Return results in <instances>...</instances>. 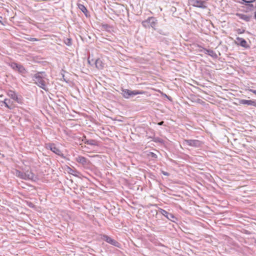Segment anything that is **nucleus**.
Wrapping results in <instances>:
<instances>
[{
  "label": "nucleus",
  "mask_w": 256,
  "mask_h": 256,
  "mask_svg": "<svg viewBox=\"0 0 256 256\" xmlns=\"http://www.w3.org/2000/svg\"><path fill=\"white\" fill-rule=\"evenodd\" d=\"M78 8L84 13L86 14L88 10L82 4H78Z\"/></svg>",
  "instance_id": "nucleus-20"
},
{
  "label": "nucleus",
  "mask_w": 256,
  "mask_h": 256,
  "mask_svg": "<svg viewBox=\"0 0 256 256\" xmlns=\"http://www.w3.org/2000/svg\"><path fill=\"white\" fill-rule=\"evenodd\" d=\"M46 148L48 150H50L54 154L60 156L61 152L60 150L54 144L52 143H48L46 144Z\"/></svg>",
  "instance_id": "nucleus-8"
},
{
  "label": "nucleus",
  "mask_w": 256,
  "mask_h": 256,
  "mask_svg": "<svg viewBox=\"0 0 256 256\" xmlns=\"http://www.w3.org/2000/svg\"><path fill=\"white\" fill-rule=\"evenodd\" d=\"M239 104H244L248 106H252L256 107V100H246L243 99H238Z\"/></svg>",
  "instance_id": "nucleus-10"
},
{
  "label": "nucleus",
  "mask_w": 256,
  "mask_h": 256,
  "mask_svg": "<svg viewBox=\"0 0 256 256\" xmlns=\"http://www.w3.org/2000/svg\"><path fill=\"white\" fill-rule=\"evenodd\" d=\"M45 73L44 72H38L32 76L34 83L38 86L42 88L46 92L48 91V88L46 86V82L44 80Z\"/></svg>",
  "instance_id": "nucleus-1"
},
{
  "label": "nucleus",
  "mask_w": 256,
  "mask_h": 256,
  "mask_svg": "<svg viewBox=\"0 0 256 256\" xmlns=\"http://www.w3.org/2000/svg\"><path fill=\"white\" fill-rule=\"evenodd\" d=\"M94 64L96 68L98 69H102L104 66V64L102 62V60L99 58L95 60Z\"/></svg>",
  "instance_id": "nucleus-17"
},
{
  "label": "nucleus",
  "mask_w": 256,
  "mask_h": 256,
  "mask_svg": "<svg viewBox=\"0 0 256 256\" xmlns=\"http://www.w3.org/2000/svg\"><path fill=\"white\" fill-rule=\"evenodd\" d=\"M158 20L154 17H149L148 19L142 22V26L145 28H152L156 30V26L158 24Z\"/></svg>",
  "instance_id": "nucleus-2"
},
{
  "label": "nucleus",
  "mask_w": 256,
  "mask_h": 256,
  "mask_svg": "<svg viewBox=\"0 0 256 256\" xmlns=\"http://www.w3.org/2000/svg\"><path fill=\"white\" fill-rule=\"evenodd\" d=\"M102 238L108 243L112 246L118 247L120 244L116 240L111 238L110 236L107 235H103Z\"/></svg>",
  "instance_id": "nucleus-9"
},
{
  "label": "nucleus",
  "mask_w": 256,
  "mask_h": 256,
  "mask_svg": "<svg viewBox=\"0 0 256 256\" xmlns=\"http://www.w3.org/2000/svg\"><path fill=\"white\" fill-rule=\"evenodd\" d=\"M76 160L78 162L84 166L88 164L89 162L86 158L82 156H78L76 158Z\"/></svg>",
  "instance_id": "nucleus-12"
},
{
  "label": "nucleus",
  "mask_w": 256,
  "mask_h": 256,
  "mask_svg": "<svg viewBox=\"0 0 256 256\" xmlns=\"http://www.w3.org/2000/svg\"><path fill=\"white\" fill-rule=\"evenodd\" d=\"M82 140L84 142V144H87L91 146L96 145V142L94 140H86V137H84V140L83 139Z\"/></svg>",
  "instance_id": "nucleus-19"
},
{
  "label": "nucleus",
  "mask_w": 256,
  "mask_h": 256,
  "mask_svg": "<svg viewBox=\"0 0 256 256\" xmlns=\"http://www.w3.org/2000/svg\"><path fill=\"white\" fill-rule=\"evenodd\" d=\"M184 144L196 148L202 147L203 143L198 140H184Z\"/></svg>",
  "instance_id": "nucleus-5"
},
{
  "label": "nucleus",
  "mask_w": 256,
  "mask_h": 256,
  "mask_svg": "<svg viewBox=\"0 0 256 256\" xmlns=\"http://www.w3.org/2000/svg\"><path fill=\"white\" fill-rule=\"evenodd\" d=\"M16 175L17 176L25 180H33L36 178L34 174L29 170H27L24 172L16 170Z\"/></svg>",
  "instance_id": "nucleus-3"
},
{
  "label": "nucleus",
  "mask_w": 256,
  "mask_h": 256,
  "mask_svg": "<svg viewBox=\"0 0 256 256\" xmlns=\"http://www.w3.org/2000/svg\"><path fill=\"white\" fill-rule=\"evenodd\" d=\"M162 174L164 175V176H169V174L167 172H164V171H162Z\"/></svg>",
  "instance_id": "nucleus-28"
},
{
  "label": "nucleus",
  "mask_w": 256,
  "mask_h": 256,
  "mask_svg": "<svg viewBox=\"0 0 256 256\" xmlns=\"http://www.w3.org/2000/svg\"><path fill=\"white\" fill-rule=\"evenodd\" d=\"M246 2L250 3L254 2L255 0H242Z\"/></svg>",
  "instance_id": "nucleus-27"
},
{
  "label": "nucleus",
  "mask_w": 256,
  "mask_h": 256,
  "mask_svg": "<svg viewBox=\"0 0 256 256\" xmlns=\"http://www.w3.org/2000/svg\"><path fill=\"white\" fill-rule=\"evenodd\" d=\"M249 91L252 92V93H254V94H255L256 95V90H252V89H250Z\"/></svg>",
  "instance_id": "nucleus-29"
},
{
  "label": "nucleus",
  "mask_w": 256,
  "mask_h": 256,
  "mask_svg": "<svg viewBox=\"0 0 256 256\" xmlns=\"http://www.w3.org/2000/svg\"><path fill=\"white\" fill-rule=\"evenodd\" d=\"M204 54H208L214 58H218L217 54L213 50H208L206 48H204Z\"/></svg>",
  "instance_id": "nucleus-14"
},
{
  "label": "nucleus",
  "mask_w": 256,
  "mask_h": 256,
  "mask_svg": "<svg viewBox=\"0 0 256 256\" xmlns=\"http://www.w3.org/2000/svg\"><path fill=\"white\" fill-rule=\"evenodd\" d=\"M236 43L238 45H240L244 48H249V46L248 44L246 41L243 38L238 37L236 38Z\"/></svg>",
  "instance_id": "nucleus-11"
},
{
  "label": "nucleus",
  "mask_w": 256,
  "mask_h": 256,
  "mask_svg": "<svg viewBox=\"0 0 256 256\" xmlns=\"http://www.w3.org/2000/svg\"><path fill=\"white\" fill-rule=\"evenodd\" d=\"M90 58H88V63H89L90 64H91L92 61H90Z\"/></svg>",
  "instance_id": "nucleus-31"
},
{
  "label": "nucleus",
  "mask_w": 256,
  "mask_h": 256,
  "mask_svg": "<svg viewBox=\"0 0 256 256\" xmlns=\"http://www.w3.org/2000/svg\"><path fill=\"white\" fill-rule=\"evenodd\" d=\"M28 40L30 41H38V40L37 38H28Z\"/></svg>",
  "instance_id": "nucleus-25"
},
{
  "label": "nucleus",
  "mask_w": 256,
  "mask_h": 256,
  "mask_svg": "<svg viewBox=\"0 0 256 256\" xmlns=\"http://www.w3.org/2000/svg\"><path fill=\"white\" fill-rule=\"evenodd\" d=\"M240 19L244 20L245 22H250L252 18V16L246 15L245 14H237Z\"/></svg>",
  "instance_id": "nucleus-15"
},
{
  "label": "nucleus",
  "mask_w": 256,
  "mask_h": 256,
  "mask_svg": "<svg viewBox=\"0 0 256 256\" xmlns=\"http://www.w3.org/2000/svg\"><path fill=\"white\" fill-rule=\"evenodd\" d=\"M160 212L162 214L172 222H176L178 220V218L172 214L160 208Z\"/></svg>",
  "instance_id": "nucleus-7"
},
{
  "label": "nucleus",
  "mask_w": 256,
  "mask_h": 256,
  "mask_svg": "<svg viewBox=\"0 0 256 256\" xmlns=\"http://www.w3.org/2000/svg\"><path fill=\"white\" fill-rule=\"evenodd\" d=\"M190 4L195 7L202 8H206V0H190Z\"/></svg>",
  "instance_id": "nucleus-6"
},
{
  "label": "nucleus",
  "mask_w": 256,
  "mask_h": 256,
  "mask_svg": "<svg viewBox=\"0 0 256 256\" xmlns=\"http://www.w3.org/2000/svg\"><path fill=\"white\" fill-rule=\"evenodd\" d=\"M8 94L9 96V97H10L12 100H14L15 101L18 102H19L18 96L14 92L10 90L8 92Z\"/></svg>",
  "instance_id": "nucleus-13"
},
{
  "label": "nucleus",
  "mask_w": 256,
  "mask_h": 256,
  "mask_svg": "<svg viewBox=\"0 0 256 256\" xmlns=\"http://www.w3.org/2000/svg\"><path fill=\"white\" fill-rule=\"evenodd\" d=\"M154 142H160V143H162L163 142L161 138H154Z\"/></svg>",
  "instance_id": "nucleus-24"
},
{
  "label": "nucleus",
  "mask_w": 256,
  "mask_h": 256,
  "mask_svg": "<svg viewBox=\"0 0 256 256\" xmlns=\"http://www.w3.org/2000/svg\"><path fill=\"white\" fill-rule=\"evenodd\" d=\"M144 92L138 90H130L128 89L122 88V94L126 98H129L137 94H142Z\"/></svg>",
  "instance_id": "nucleus-4"
},
{
  "label": "nucleus",
  "mask_w": 256,
  "mask_h": 256,
  "mask_svg": "<svg viewBox=\"0 0 256 256\" xmlns=\"http://www.w3.org/2000/svg\"><path fill=\"white\" fill-rule=\"evenodd\" d=\"M68 168V172L71 174H72L74 176H77V174H76L78 173V172L76 170H74L73 169H72V168Z\"/></svg>",
  "instance_id": "nucleus-21"
},
{
  "label": "nucleus",
  "mask_w": 256,
  "mask_h": 256,
  "mask_svg": "<svg viewBox=\"0 0 256 256\" xmlns=\"http://www.w3.org/2000/svg\"><path fill=\"white\" fill-rule=\"evenodd\" d=\"M64 43L68 46H70L72 45V39L71 38H67L66 39L64 40Z\"/></svg>",
  "instance_id": "nucleus-22"
},
{
  "label": "nucleus",
  "mask_w": 256,
  "mask_h": 256,
  "mask_svg": "<svg viewBox=\"0 0 256 256\" xmlns=\"http://www.w3.org/2000/svg\"><path fill=\"white\" fill-rule=\"evenodd\" d=\"M164 124V121H161V122H159L158 124L159 126H162V125Z\"/></svg>",
  "instance_id": "nucleus-30"
},
{
  "label": "nucleus",
  "mask_w": 256,
  "mask_h": 256,
  "mask_svg": "<svg viewBox=\"0 0 256 256\" xmlns=\"http://www.w3.org/2000/svg\"><path fill=\"white\" fill-rule=\"evenodd\" d=\"M148 156L154 159H156L158 158L157 155L152 152H149V154H148Z\"/></svg>",
  "instance_id": "nucleus-23"
},
{
  "label": "nucleus",
  "mask_w": 256,
  "mask_h": 256,
  "mask_svg": "<svg viewBox=\"0 0 256 256\" xmlns=\"http://www.w3.org/2000/svg\"><path fill=\"white\" fill-rule=\"evenodd\" d=\"M254 242H255V243L256 244V240H255Z\"/></svg>",
  "instance_id": "nucleus-32"
},
{
  "label": "nucleus",
  "mask_w": 256,
  "mask_h": 256,
  "mask_svg": "<svg viewBox=\"0 0 256 256\" xmlns=\"http://www.w3.org/2000/svg\"><path fill=\"white\" fill-rule=\"evenodd\" d=\"M238 33L239 34H242L244 32V30H242L241 29H238L237 30Z\"/></svg>",
  "instance_id": "nucleus-26"
},
{
  "label": "nucleus",
  "mask_w": 256,
  "mask_h": 256,
  "mask_svg": "<svg viewBox=\"0 0 256 256\" xmlns=\"http://www.w3.org/2000/svg\"><path fill=\"white\" fill-rule=\"evenodd\" d=\"M10 66L13 69H16L20 72H22L24 70L22 66L15 62L12 63Z\"/></svg>",
  "instance_id": "nucleus-16"
},
{
  "label": "nucleus",
  "mask_w": 256,
  "mask_h": 256,
  "mask_svg": "<svg viewBox=\"0 0 256 256\" xmlns=\"http://www.w3.org/2000/svg\"><path fill=\"white\" fill-rule=\"evenodd\" d=\"M4 103L5 105V106L9 108V109H12L14 108V106L12 104V102H11L10 100L8 99H5L4 101Z\"/></svg>",
  "instance_id": "nucleus-18"
}]
</instances>
